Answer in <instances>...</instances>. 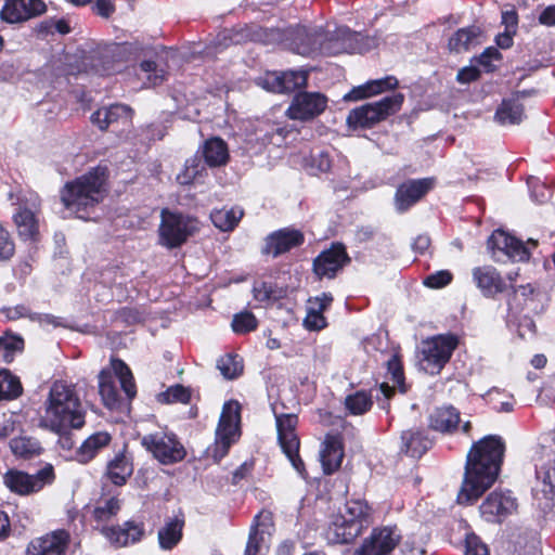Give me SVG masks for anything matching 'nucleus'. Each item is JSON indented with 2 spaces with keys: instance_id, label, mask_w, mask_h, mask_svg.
Segmentation results:
<instances>
[{
  "instance_id": "obj_32",
  "label": "nucleus",
  "mask_w": 555,
  "mask_h": 555,
  "mask_svg": "<svg viewBox=\"0 0 555 555\" xmlns=\"http://www.w3.org/2000/svg\"><path fill=\"white\" fill-rule=\"evenodd\" d=\"M398 79L395 76H387L385 78L370 80L361 86L354 87L349 93L345 95V100L358 101L379 94L384 91L397 88Z\"/></svg>"
},
{
  "instance_id": "obj_64",
  "label": "nucleus",
  "mask_w": 555,
  "mask_h": 555,
  "mask_svg": "<svg viewBox=\"0 0 555 555\" xmlns=\"http://www.w3.org/2000/svg\"><path fill=\"white\" fill-rule=\"evenodd\" d=\"M1 313L8 320H17L20 318H29V315H33L29 309L24 305H17L15 307H5L1 310Z\"/></svg>"
},
{
  "instance_id": "obj_26",
  "label": "nucleus",
  "mask_w": 555,
  "mask_h": 555,
  "mask_svg": "<svg viewBox=\"0 0 555 555\" xmlns=\"http://www.w3.org/2000/svg\"><path fill=\"white\" fill-rule=\"evenodd\" d=\"M345 455L344 442L340 434H327L320 450V462L323 473L331 475L339 469Z\"/></svg>"
},
{
  "instance_id": "obj_60",
  "label": "nucleus",
  "mask_w": 555,
  "mask_h": 555,
  "mask_svg": "<svg viewBox=\"0 0 555 555\" xmlns=\"http://www.w3.org/2000/svg\"><path fill=\"white\" fill-rule=\"evenodd\" d=\"M253 292L255 299L258 300L259 302L270 304L271 301L274 300V289L271 285L267 284L266 282H255Z\"/></svg>"
},
{
  "instance_id": "obj_11",
  "label": "nucleus",
  "mask_w": 555,
  "mask_h": 555,
  "mask_svg": "<svg viewBox=\"0 0 555 555\" xmlns=\"http://www.w3.org/2000/svg\"><path fill=\"white\" fill-rule=\"evenodd\" d=\"M54 479V468L51 464H46L33 475L18 469H9L3 475L4 486L11 492L18 495H29L39 492L46 486L51 485Z\"/></svg>"
},
{
  "instance_id": "obj_45",
  "label": "nucleus",
  "mask_w": 555,
  "mask_h": 555,
  "mask_svg": "<svg viewBox=\"0 0 555 555\" xmlns=\"http://www.w3.org/2000/svg\"><path fill=\"white\" fill-rule=\"evenodd\" d=\"M205 171V164L197 155L186 159L183 170L178 173L177 181L181 185L194 182Z\"/></svg>"
},
{
  "instance_id": "obj_23",
  "label": "nucleus",
  "mask_w": 555,
  "mask_h": 555,
  "mask_svg": "<svg viewBox=\"0 0 555 555\" xmlns=\"http://www.w3.org/2000/svg\"><path fill=\"white\" fill-rule=\"evenodd\" d=\"M46 4L42 0H7L1 12V20L14 24L22 23L42 14Z\"/></svg>"
},
{
  "instance_id": "obj_6",
  "label": "nucleus",
  "mask_w": 555,
  "mask_h": 555,
  "mask_svg": "<svg viewBox=\"0 0 555 555\" xmlns=\"http://www.w3.org/2000/svg\"><path fill=\"white\" fill-rule=\"evenodd\" d=\"M115 377L129 400L137 395L133 375L128 365L122 360L112 359L111 370L103 369L99 374V392L104 405L111 410L118 409L121 401Z\"/></svg>"
},
{
  "instance_id": "obj_29",
  "label": "nucleus",
  "mask_w": 555,
  "mask_h": 555,
  "mask_svg": "<svg viewBox=\"0 0 555 555\" xmlns=\"http://www.w3.org/2000/svg\"><path fill=\"white\" fill-rule=\"evenodd\" d=\"M132 120V109L125 104H113L99 108L91 115V121L101 130L109 126H127Z\"/></svg>"
},
{
  "instance_id": "obj_16",
  "label": "nucleus",
  "mask_w": 555,
  "mask_h": 555,
  "mask_svg": "<svg viewBox=\"0 0 555 555\" xmlns=\"http://www.w3.org/2000/svg\"><path fill=\"white\" fill-rule=\"evenodd\" d=\"M488 247L496 261H501L503 256L512 261H527L530 258L529 247L503 230H495L492 233L488 240Z\"/></svg>"
},
{
  "instance_id": "obj_17",
  "label": "nucleus",
  "mask_w": 555,
  "mask_h": 555,
  "mask_svg": "<svg viewBox=\"0 0 555 555\" xmlns=\"http://www.w3.org/2000/svg\"><path fill=\"white\" fill-rule=\"evenodd\" d=\"M327 106V98L320 92L297 93L286 115L293 120L307 121L322 114Z\"/></svg>"
},
{
  "instance_id": "obj_15",
  "label": "nucleus",
  "mask_w": 555,
  "mask_h": 555,
  "mask_svg": "<svg viewBox=\"0 0 555 555\" xmlns=\"http://www.w3.org/2000/svg\"><path fill=\"white\" fill-rule=\"evenodd\" d=\"M298 418L295 414L280 415V448L291 466L301 476H306L305 464L299 455V438L295 433Z\"/></svg>"
},
{
  "instance_id": "obj_38",
  "label": "nucleus",
  "mask_w": 555,
  "mask_h": 555,
  "mask_svg": "<svg viewBox=\"0 0 555 555\" xmlns=\"http://www.w3.org/2000/svg\"><path fill=\"white\" fill-rule=\"evenodd\" d=\"M203 156L205 163L210 167L225 165L229 159L227 143L220 138L207 140L203 146Z\"/></svg>"
},
{
  "instance_id": "obj_53",
  "label": "nucleus",
  "mask_w": 555,
  "mask_h": 555,
  "mask_svg": "<svg viewBox=\"0 0 555 555\" xmlns=\"http://www.w3.org/2000/svg\"><path fill=\"white\" fill-rule=\"evenodd\" d=\"M263 379L267 385V392H268V400L270 408L273 412V415L275 417V423L278 424V412H276V404H278V388H276V380L278 375L276 372L273 369H269L268 371L263 372Z\"/></svg>"
},
{
  "instance_id": "obj_63",
  "label": "nucleus",
  "mask_w": 555,
  "mask_h": 555,
  "mask_svg": "<svg viewBox=\"0 0 555 555\" xmlns=\"http://www.w3.org/2000/svg\"><path fill=\"white\" fill-rule=\"evenodd\" d=\"M256 83L263 90L274 93L278 88L276 72H266L263 75L256 78Z\"/></svg>"
},
{
  "instance_id": "obj_22",
  "label": "nucleus",
  "mask_w": 555,
  "mask_h": 555,
  "mask_svg": "<svg viewBox=\"0 0 555 555\" xmlns=\"http://www.w3.org/2000/svg\"><path fill=\"white\" fill-rule=\"evenodd\" d=\"M257 527L251 529L244 555H264L269 547L274 525L269 512H261L256 516Z\"/></svg>"
},
{
  "instance_id": "obj_31",
  "label": "nucleus",
  "mask_w": 555,
  "mask_h": 555,
  "mask_svg": "<svg viewBox=\"0 0 555 555\" xmlns=\"http://www.w3.org/2000/svg\"><path fill=\"white\" fill-rule=\"evenodd\" d=\"M183 527V516L177 515L167 518L164 525L157 531V540L160 550L171 551L175 548L182 540Z\"/></svg>"
},
{
  "instance_id": "obj_40",
  "label": "nucleus",
  "mask_w": 555,
  "mask_h": 555,
  "mask_svg": "<svg viewBox=\"0 0 555 555\" xmlns=\"http://www.w3.org/2000/svg\"><path fill=\"white\" fill-rule=\"evenodd\" d=\"M481 30L479 27L470 26L459 29L449 40V49L454 52L467 51L479 43Z\"/></svg>"
},
{
  "instance_id": "obj_28",
  "label": "nucleus",
  "mask_w": 555,
  "mask_h": 555,
  "mask_svg": "<svg viewBox=\"0 0 555 555\" xmlns=\"http://www.w3.org/2000/svg\"><path fill=\"white\" fill-rule=\"evenodd\" d=\"M67 542L68 534L65 531H54L51 534L31 540L25 555H64Z\"/></svg>"
},
{
  "instance_id": "obj_14",
  "label": "nucleus",
  "mask_w": 555,
  "mask_h": 555,
  "mask_svg": "<svg viewBox=\"0 0 555 555\" xmlns=\"http://www.w3.org/2000/svg\"><path fill=\"white\" fill-rule=\"evenodd\" d=\"M40 199L37 194L29 193L21 199L17 211L13 215L18 235L24 241L36 242L39 237Z\"/></svg>"
},
{
  "instance_id": "obj_27",
  "label": "nucleus",
  "mask_w": 555,
  "mask_h": 555,
  "mask_svg": "<svg viewBox=\"0 0 555 555\" xmlns=\"http://www.w3.org/2000/svg\"><path fill=\"white\" fill-rule=\"evenodd\" d=\"M333 296L331 293H322L311 297L307 301L306 317L302 325L308 331H321L326 327L327 322L323 313L331 307Z\"/></svg>"
},
{
  "instance_id": "obj_58",
  "label": "nucleus",
  "mask_w": 555,
  "mask_h": 555,
  "mask_svg": "<svg viewBox=\"0 0 555 555\" xmlns=\"http://www.w3.org/2000/svg\"><path fill=\"white\" fill-rule=\"evenodd\" d=\"M465 555H489V551L478 535L468 533L465 539Z\"/></svg>"
},
{
  "instance_id": "obj_44",
  "label": "nucleus",
  "mask_w": 555,
  "mask_h": 555,
  "mask_svg": "<svg viewBox=\"0 0 555 555\" xmlns=\"http://www.w3.org/2000/svg\"><path fill=\"white\" fill-rule=\"evenodd\" d=\"M120 511V501L115 498H108L98 502L92 511V517L98 524L106 522Z\"/></svg>"
},
{
  "instance_id": "obj_1",
  "label": "nucleus",
  "mask_w": 555,
  "mask_h": 555,
  "mask_svg": "<svg viewBox=\"0 0 555 555\" xmlns=\"http://www.w3.org/2000/svg\"><path fill=\"white\" fill-rule=\"evenodd\" d=\"M361 34L335 21L310 26H288L280 31V46L305 55H338L359 50Z\"/></svg>"
},
{
  "instance_id": "obj_62",
  "label": "nucleus",
  "mask_w": 555,
  "mask_h": 555,
  "mask_svg": "<svg viewBox=\"0 0 555 555\" xmlns=\"http://www.w3.org/2000/svg\"><path fill=\"white\" fill-rule=\"evenodd\" d=\"M501 59V53L498 49L490 47L487 48L478 57V63L481 65L486 72H492L494 69L493 61H498Z\"/></svg>"
},
{
  "instance_id": "obj_8",
  "label": "nucleus",
  "mask_w": 555,
  "mask_h": 555,
  "mask_svg": "<svg viewBox=\"0 0 555 555\" xmlns=\"http://www.w3.org/2000/svg\"><path fill=\"white\" fill-rule=\"evenodd\" d=\"M241 404L230 400L223 404L219 423L216 429V439L212 456L221 460L230 447L241 437Z\"/></svg>"
},
{
  "instance_id": "obj_33",
  "label": "nucleus",
  "mask_w": 555,
  "mask_h": 555,
  "mask_svg": "<svg viewBox=\"0 0 555 555\" xmlns=\"http://www.w3.org/2000/svg\"><path fill=\"white\" fill-rule=\"evenodd\" d=\"M262 39V28L243 26L238 28L224 29L217 36V44L229 47L230 44H242L247 41H257Z\"/></svg>"
},
{
  "instance_id": "obj_52",
  "label": "nucleus",
  "mask_w": 555,
  "mask_h": 555,
  "mask_svg": "<svg viewBox=\"0 0 555 555\" xmlns=\"http://www.w3.org/2000/svg\"><path fill=\"white\" fill-rule=\"evenodd\" d=\"M332 162L327 153L318 151L311 153L310 159L306 163V168L312 175L327 172L331 168Z\"/></svg>"
},
{
  "instance_id": "obj_19",
  "label": "nucleus",
  "mask_w": 555,
  "mask_h": 555,
  "mask_svg": "<svg viewBox=\"0 0 555 555\" xmlns=\"http://www.w3.org/2000/svg\"><path fill=\"white\" fill-rule=\"evenodd\" d=\"M517 500L511 491H492L481 503V516L489 522H501L517 509Z\"/></svg>"
},
{
  "instance_id": "obj_37",
  "label": "nucleus",
  "mask_w": 555,
  "mask_h": 555,
  "mask_svg": "<svg viewBox=\"0 0 555 555\" xmlns=\"http://www.w3.org/2000/svg\"><path fill=\"white\" fill-rule=\"evenodd\" d=\"M10 449L12 453L23 460H30L41 454L43 448L38 439L21 435L10 440Z\"/></svg>"
},
{
  "instance_id": "obj_20",
  "label": "nucleus",
  "mask_w": 555,
  "mask_h": 555,
  "mask_svg": "<svg viewBox=\"0 0 555 555\" xmlns=\"http://www.w3.org/2000/svg\"><path fill=\"white\" fill-rule=\"evenodd\" d=\"M429 427L441 434H452L456 429L465 435H469L472 423L461 421L460 412L452 405L436 408L429 415Z\"/></svg>"
},
{
  "instance_id": "obj_55",
  "label": "nucleus",
  "mask_w": 555,
  "mask_h": 555,
  "mask_svg": "<svg viewBox=\"0 0 555 555\" xmlns=\"http://www.w3.org/2000/svg\"><path fill=\"white\" fill-rule=\"evenodd\" d=\"M190 398V390L182 385L171 386L165 392L159 395V400L166 403H188Z\"/></svg>"
},
{
  "instance_id": "obj_18",
  "label": "nucleus",
  "mask_w": 555,
  "mask_h": 555,
  "mask_svg": "<svg viewBox=\"0 0 555 555\" xmlns=\"http://www.w3.org/2000/svg\"><path fill=\"white\" fill-rule=\"evenodd\" d=\"M103 537L116 547H127L140 543L145 537V525L139 520H127L117 526H102Z\"/></svg>"
},
{
  "instance_id": "obj_4",
  "label": "nucleus",
  "mask_w": 555,
  "mask_h": 555,
  "mask_svg": "<svg viewBox=\"0 0 555 555\" xmlns=\"http://www.w3.org/2000/svg\"><path fill=\"white\" fill-rule=\"evenodd\" d=\"M105 169L93 168L86 175L67 182L61 190L65 208L80 219L89 218V210L104 197Z\"/></svg>"
},
{
  "instance_id": "obj_25",
  "label": "nucleus",
  "mask_w": 555,
  "mask_h": 555,
  "mask_svg": "<svg viewBox=\"0 0 555 555\" xmlns=\"http://www.w3.org/2000/svg\"><path fill=\"white\" fill-rule=\"evenodd\" d=\"M434 185L430 178L409 180L399 185L395 203L397 210L403 212L418 202Z\"/></svg>"
},
{
  "instance_id": "obj_43",
  "label": "nucleus",
  "mask_w": 555,
  "mask_h": 555,
  "mask_svg": "<svg viewBox=\"0 0 555 555\" xmlns=\"http://www.w3.org/2000/svg\"><path fill=\"white\" fill-rule=\"evenodd\" d=\"M308 80V73L302 69H289L280 74V92H292L305 88Z\"/></svg>"
},
{
  "instance_id": "obj_51",
  "label": "nucleus",
  "mask_w": 555,
  "mask_h": 555,
  "mask_svg": "<svg viewBox=\"0 0 555 555\" xmlns=\"http://www.w3.org/2000/svg\"><path fill=\"white\" fill-rule=\"evenodd\" d=\"M512 288L514 291L513 296L507 301L508 309L512 312H518L527 305V301L533 295L534 288L531 284L520 285L518 288L512 285Z\"/></svg>"
},
{
  "instance_id": "obj_21",
  "label": "nucleus",
  "mask_w": 555,
  "mask_h": 555,
  "mask_svg": "<svg viewBox=\"0 0 555 555\" xmlns=\"http://www.w3.org/2000/svg\"><path fill=\"white\" fill-rule=\"evenodd\" d=\"M349 260L344 245L333 244L313 260V271L320 279H333Z\"/></svg>"
},
{
  "instance_id": "obj_61",
  "label": "nucleus",
  "mask_w": 555,
  "mask_h": 555,
  "mask_svg": "<svg viewBox=\"0 0 555 555\" xmlns=\"http://www.w3.org/2000/svg\"><path fill=\"white\" fill-rule=\"evenodd\" d=\"M14 254V244L9 232L0 224V259H9Z\"/></svg>"
},
{
  "instance_id": "obj_46",
  "label": "nucleus",
  "mask_w": 555,
  "mask_h": 555,
  "mask_svg": "<svg viewBox=\"0 0 555 555\" xmlns=\"http://www.w3.org/2000/svg\"><path fill=\"white\" fill-rule=\"evenodd\" d=\"M372 404V395L363 390L349 395L345 399V406L352 415L364 414L371 409Z\"/></svg>"
},
{
  "instance_id": "obj_5",
  "label": "nucleus",
  "mask_w": 555,
  "mask_h": 555,
  "mask_svg": "<svg viewBox=\"0 0 555 555\" xmlns=\"http://www.w3.org/2000/svg\"><path fill=\"white\" fill-rule=\"evenodd\" d=\"M372 524V509L362 500H351L344 511L333 517L326 539L331 543L346 544L354 541Z\"/></svg>"
},
{
  "instance_id": "obj_30",
  "label": "nucleus",
  "mask_w": 555,
  "mask_h": 555,
  "mask_svg": "<svg viewBox=\"0 0 555 555\" xmlns=\"http://www.w3.org/2000/svg\"><path fill=\"white\" fill-rule=\"evenodd\" d=\"M473 279L477 287L486 297L492 298L505 291V283L501 274L491 266L474 268Z\"/></svg>"
},
{
  "instance_id": "obj_49",
  "label": "nucleus",
  "mask_w": 555,
  "mask_h": 555,
  "mask_svg": "<svg viewBox=\"0 0 555 555\" xmlns=\"http://www.w3.org/2000/svg\"><path fill=\"white\" fill-rule=\"evenodd\" d=\"M217 367L224 378L233 379L243 373V361L237 354H225L218 360Z\"/></svg>"
},
{
  "instance_id": "obj_57",
  "label": "nucleus",
  "mask_w": 555,
  "mask_h": 555,
  "mask_svg": "<svg viewBox=\"0 0 555 555\" xmlns=\"http://www.w3.org/2000/svg\"><path fill=\"white\" fill-rule=\"evenodd\" d=\"M528 185L531 192V198L537 203H545L551 198L552 191L550 188L541 182L537 178H530L528 180Z\"/></svg>"
},
{
  "instance_id": "obj_3",
  "label": "nucleus",
  "mask_w": 555,
  "mask_h": 555,
  "mask_svg": "<svg viewBox=\"0 0 555 555\" xmlns=\"http://www.w3.org/2000/svg\"><path fill=\"white\" fill-rule=\"evenodd\" d=\"M86 411L73 384L55 380L43 403L39 425L51 431L80 429L85 425Z\"/></svg>"
},
{
  "instance_id": "obj_50",
  "label": "nucleus",
  "mask_w": 555,
  "mask_h": 555,
  "mask_svg": "<svg viewBox=\"0 0 555 555\" xmlns=\"http://www.w3.org/2000/svg\"><path fill=\"white\" fill-rule=\"evenodd\" d=\"M22 393L20 380L9 371L0 372V400L13 399Z\"/></svg>"
},
{
  "instance_id": "obj_35",
  "label": "nucleus",
  "mask_w": 555,
  "mask_h": 555,
  "mask_svg": "<svg viewBox=\"0 0 555 555\" xmlns=\"http://www.w3.org/2000/svg\"><path fill=\"white\" fill-rule=\"evenodd\" d=\"M535 492H541L544 498L552 499L555 495V461L548 459L535 466Z\"/></svg>"
},
{
  "instance_id": "obj_24",
  "label": "nucleus",
  "mask_w": 555,
  "mask_h": 555,
  "mask_svg": "<svg viewBox=\"0 0 555 555\" xmlns=\"http://www.w3.org/2000/svg\"><path fill=\"white\" fill-rule=\"evenodd\" d=\"M387 369L390 375L389 379L392 382L393 386H389L388 383H382L376 389L375 398L379 408L389 412V400L393 396L395 389L398 388L401 393H405L408 386L404 383L402 365L396 356H392L388 360Z\"/></svg>"
},
{
  "instance_id": "obj_12",
  "label": "nucleus",
  "mask_w": 555,
  "mask_h": 555,
  "mask_svg": "<svg viewBox=\"0 0 555 555\" xmlns=\"http://www.w3.org/2000/svg\"><path fill=\"white\" fill-rule=\"evenodd\" d=\"M142 446L163 464H172L183 460L185 451L173 434L157 431L145 435Z\"/></svg>"
},
{
  "instance_id": "obj_7",
  "label": "nucleus",
  "mask_w": 555,
  "mask_h": 555,
  "mask_svg": "<svg viewBox=\"0 0 555 555\" xmlns=\"http://www.w3.org/2000/svg\"><path fill=\"white\" fill-rule=\"evenodd\" d=\"M404 101L402 93H393L379 101L370 102L351 109L347 116V125L350 128H372L388 116L400 111Z\"/></svg>"
},
{
  "instance_id": "obj_56",
  "label": "nucleus",
  "mask_w": 555,
  "mask_h": 555,
  "mask_svg": "<svg viewBox=\"0 0 555 555\" xmlns=\"http://www.w3.org/2000/svg\"><path fill=\"white\" fill-rule=\"evenodd\" d=\"M257 327V320L250 312H241L234 315L232 328L237 334H245Z\"/></svg>"
},
{
  "instance_id": "obj_13",
  "label": "nucleus",
  "mask_w": 555,
  "mask_h": 555,
  "mask_svg": "<svg viewBox=\"0 0 555 555\" xmlns=\"http://www.w3.org/2000/svg\"><path fill=\"white\" fill-rule=\"evenodd\" d=\"M401 541L396 526H380L372 530L353 555H390Z\"/></svg>"
},
{
  "instance_id": "obj_54",
  "label": "nucleus",
  "mask_w": 555,
  "mask_h": 555,
  "mask_svg": "<svg viewBox=\"0 0 555 555\" xmlns=\"http://www.w3.org/2000/svg\"><path fill=\"white\" fill-rule=\"evenodd\" d=\"M24 347V340L17 336L0 337V357L7 362L12 361L14 352L21 351Z\"/></svg>"
},
{
  "instance_id": "obj_41",
  "label": "nucleus",
  "mask_w": 555,
  "mask_h": 555,
  "mask_svg": "<svg viewBox=\"0 0 555 555\" xmlns=\"http://www.w3.org/2000/svg\"><path fill=\"white\" fill-rule=\"evenodd\" d=\"M524 118V107L516 99L503 100L495 112V119L499 124L516 125Z\"/></svg>"
},
{
  "instance_id": "obj_36",
  "label": "nucleus",
  "mask_w": 555,
  "mask_h": 555,
  "mask_svg": "<svg viewBox=\"0 0 555 555\" xmlns=\"http://www.w3.org/2000/svg\"><path fill=\"white\" fill-rule=\"evenodd\" d=\"M401 442V451L411 457H421L431 447V441L421 430L403 431Z\"/></svg>"
},
{
  "instance_id": "obj_39",
  "label": "nucleus",
  "mask_w": 555,
  "mask_h": 555,
  "mask_svg": "<svg viewBox=\"0 0 555 555\" xmlns=\"http://www.w3.org/2000/svg\"><path fill=\"white\" fill-rule=\"evenodd\" d=\"M244 211L240 207L215 209L210 212L211 222L223 232L232 231L238 224Z\"/></svg>"
},
{
  "instance_id": "obj_34",
  "label": "nucleus",
  "mask_w": 555,
  "mask_h": 555,
  "mask_svg": "<svg viewBox=\"0 0 555 555\" xmlns=\"http://www.w3.org/2000/svg\"><path fill=\"white\" fill-rule=\"evenodd\" d=\"M111 435L106 431H98L88 437L75 452V460L86 464L90 462L103 448L111 442Z\"/></svg>"
},
{
  "instance_id": "obj_48",
  "label": "nucleus",
  "mask_w": 555,
  "mask_h": 555,
  "mask_svg": "<svg viewBox=\"0 0 555 555\" xmlns=\"http://www.w3.org/2000/svg\"><path fill=\"white\" fill-rule=\"evenodd\" d=\"M140 78L143 79V86L155 87L160 85L165 80L166 73L163 68H158V66L152 61H143L140 64Z\"/></svg>"
},
{
  "instance_id": "obj_59",
  "label": "nucleus",
  "mask_w": 555,
  "mask_h": 555,
  "mask_svg": "<svg viewBox=\"0 0 555 555\" xmlns=\"http://www.w3.org/2000/svg\"><path fill=\"white\" fill-rule=\"evenodd\" d=\"M452 281V274L448 270L437 271L424 280V285L429 288H441Z\"/></svg>"
},
{
  "instance_id": "obj_10",
  "label": "nucleus",
  "mask_w": 555,
  "mask_h": 555,
  "mask_svg": "<svg viewBox=\"0 0 555 555\" xmlns=\"http://www.w3.org/2000/svg\"><path fill=\"white\" fill-rule=\"evenodd\" d=\"M160 217L159 240L168 248L180 246L198 230V222L192 217L168 209H163Z\"/></svg>"
},
{
  "instance_id": "obj_2",
  "label": "nucleus",
  "mask_w": 555,
  "mask_h": 555,
  "mask_svg": "<svg viewBox=\"0 0 555 555\" xmlns=\"http://www.w3.org/2000/svg\"><path fill=\"white\" fill-rule=\"evenodd\" d=\"M505 444L499 436H487L474 443L465 464L464 480L457 494L460 504H473L496 480Z\"/></svg>"
},
{
  "instance_id": "obj_47",
  "label": "nucleus",
  "mask_w": 555,
  "mask_h": 555,
  "mask_svg": "<svg viewBox=\"0 0 555 555\" xmlns=\"http://www.w3.org/2000/svg\"><path fill=\"white\" fill-rule=\"evenodd\" d=\"M305 243L304 233L295 228L280 229V255L299 248Z\"/></svg>"
},
{
  "instance_id": "obj_9",
  "label": "nucleus",
  "mask_w": 555,
  "mask_h": 555,
  "mask_svg": "<svg viewBox=\"0 0 555 555\" xmlns=\"http://www.w3.org/2000/svg\"><path fill=\"white\" fill-rule=\"evenodd\" d=\"M459 339L453 334H440L422 343L420 365L431 375L439 374L449 362Z\"/></svg>"
},
{
  "instance_id": "obj_42",
  "label": "nucleus",
  "mask_w": 555,
  "mask_h": 555,
  "mask_svg": "<svg viewBox=\"0 0 555 555\" xmlns=\"http://www.w3.org/2000/svg\"><path fill=\"white\" fill-rule=\"evenodd\" d=\"M132 472V463L124 454L117 455L107 465V476L116 486L125 485Z\"/></svg>"
}]
</instances>
